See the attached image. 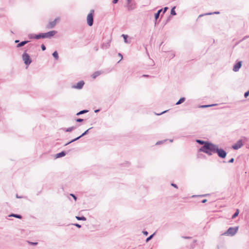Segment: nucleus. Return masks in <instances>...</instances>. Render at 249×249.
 Listing matches in <instances>:
<instances>
[{
    "mask_svg": "<svg viewBox=\"0 0 249 249\" xmlns=\"http://www.w3.org/2000/svg\"><path fill=\"white\" fill-rule=\"evenodd\" d=\"M216 146L217 145L208 142L205 145H203L198 149V151L205 153L209 156H212L213 153H215Z\"/></svg>",
    "mask_w": 249,
    "mask_h": 249,
    "instance_id": "f257e3e1",
    "label": "nucleus"
},
{
    "mask_svg": "<svg viewBox=\"0 0 249 249\" xmlns=\"http://www.w3.org/2000/svg\"><path fill=\"white\" fill-rule=\"evenodd\" d=\"M56 32L55 31H49L47 33H40L38 35H36L35 37L36 39H39L40 38H51L55 34Z\"/></svg>",
    "mask_w": 249,
    "mask_h": 249,
    "instance_id": "f03ea898",
    "label": "nucleus"
},
{
    "mask_svg": "<svg viewBox=\"0 0 249 249\" xmlns=\"http://www.w3.org/2000/svg\"><path fill=\"white\" fill-rule=\"evenodd\" d=\"M94 10H91L90 13L88 15L87 20L89 26H91L93 23Z\"/></svg>",
    "mask_w": 249,
    "mask_h": 249,
    "instance_id": "7ed1b4c3",
    "label": "nucleus"
},
{
    "mask_svg": "<svg viewBox=\"0 0 249 249\" xmlns=\"http://www.w3.org/2000/svg\"><path fill=\"white\" fill-rule=\"evenodd\" d=\"M217 153L219 157L224 159L226 157V152L222 149H219L218 145L216 146L215 153Z\"/></svg>",
    "mask_w": 249,
    "mask_h": 249,
    "instance_id": "20e7f679",
    "label": "nucleus"
},
{
    "mask_svg": "<svg viewBox=\"0 0 249 249\" xmlns=\"http://www.w3.org/2000/svg\"><path fill=\"white\" fill-rule=\"evenodd\" d=\"M238 229V227H230L228 229L227 231L224 234L233 236L237 232Z\"/></svg>",
    "mask_w": 249,
    "mask_h": 249,
    "instance_id": "39448f33",
    "label": "nucleus"
},
{
    "mask_svg": "<svg viewBox=\"0 0 249 249\" xmlns=\"http://www.w3.org/2000/svg\"><path fill=\"white\" fill-rule=\"evenodd\" d=\"M22 57L23 60L24 61V63L26 65H29L31 63L32 60L30 58V56L26 53H24L22 54Z\"/></svg>",
    "mask_w": 249,
    "mask_h": 249,
    "instance_id": "423d86ee",
    "label": "nucleus"
},
{
    "mask_svg": "<svg viewBox=\"0 0 249 249\" xmlns=\"http://www.w3.org/2000/svg\"><path fill=\"white\" fill-rule=\"evenodd\" d=\"M243 144L241 140H238L234 145L232 146V148L234 150H237L240 148Z\"/></svg>",
    "mask_w": 249,
    "mask_h": 249,
    "instance_id": "0eeeda50",
    "label": "nucleus"
},
{
    "mask_svg": "<svg viewBox=\"0 0 249 249\" xmlns=\"http://www.w3.org/2000/svg\"><path fill=\"white\" fill-rule=\"evenodd\" d=\"M91 128H91H89V129H87L86 131H85L83 133H82L80 136H79L77 137V138H75V139H74L72 140H71V141L70 142H68V143H67L65 144V145H68V144H70V143H71V142H75V141H77V140H79L80 138H81L82 137H83V136H85V135H86V134L88 133V132L89 130V129H90Z\"/></svg>",
    "mask_w": 249,
    "mask_h": 249,
    "instance_id": "6e6552de",
    "label": "nucleus"
},
{
    "mask_svg": "<svg viewBox=\"0 0 249 249\" xmlns=\"http://www.w3.org/2000/svg\"><path fill=\"white\" fill-rule=\"evenodd\" d=\"M84 84H85V83L83 81H80L78 82L76 84V85H73L72 86V88L73 89H81L83 88Z\"/></svg>",
    "mask_w": 249,
    "mask_h": 249,
    "instance_id": "1a4fd4ad",
    "label": "nucleus"
},
{
    "mask_svg": "<svg viewBox=\"0 0 249 249\" xmlns=\"http://www.w3.org/2000/svg\"><path fill=\"white\" fill-rule=\"evenodd\" d=\"M57 19L58 18H55L53 21L50 22L49 24L46 26V28H53L56 25Z\"/></svg>",
    "mask_w": 249,
    "mask_h": 249,
    "instance_id": "9d476101",
    "label": "nucleus"
},
{
    "mask_svg": "<svg viewBox=\"0 0 249 249\" xmlns=\"http://www.w3.org/2000/svg\"><path fill=\"white\" fill-rule=\"evenodd\" d=\"M242 62L239 61L235 65H234L233 68V71L235 72L238 71L239 69L241 67Z\"/></svg>",
    "mask_w": 249,
    "mask_h": 249,
    "instance_id": "9b49d317",
    "label": "nucleus"
},
{
    "mask_svg": "<svg viewBox=\"0 0 249 249\" xmlns=\"http://www.w3.org/2000/svg\"><path fill=\"white\" fill-rule=\"evenodd\" d=\"M66 152L65 151H62L60 153H57L55 157L56 158L62 157L66 155Z\"/></svg>",
    "mask_w": 249,
    "mask_h": 249,
    "instance_id": "f8f14e48",
    "label": "nucleus"
},
{
    "mask_svg": "<svg viewBox=\"0 0 249 249\" xmlns=\"http://www.w3.org/2000/svg\"><path fill=\"white\" fill-rule=\"evenodd\" d=\"M196 142L200 144L205 145L208 142V141H204L201 140H196Z\"/></svg>",
    "mask_w": 249,
    "mask_h": 249,
    "instance_id": "ddd939ff",
    "label": "nucleus"
},
{
    "mask_svg": "<svg viewBox=\"0 0 249 249\" xmlns=\"http://www.w3.org/2000/svg\"><path fill=\"white\" fill-rule=\"evenodd\" d=\"M28 42H29V41H21V42H20L19 43H18L17 45V47L19 48V47H21L22 46H23L26 44H27Z\"/></svg>",
    "mask_w": 249,
    "mask_h": 249,
    "instance_id": "4468645a",
    "label": "nucleus"
},
{
    "mask_svg": "<svg viewBox=\"0 0 249 249\" xmlns=\"http://www.w3.org/2000/svg\"><path fill=\"white\" fill-rule=\"evenodd\" d=\"M110 46V42H108L106 43H103L102 45V48L103 49H107Z\"/></svg>",
    "mask_w": 249,
    "mask_h": 249,
    "instance_id": "2eb2a0df",
    "label": "nucleus"
},
{
    "mask_svg": "<svg viewBox=\"0 0 249 249\" xmlns=\"http://www.w3.org/2000/svg\"><path fill=\"white\" fill-rule=\"evenodd\" d=\"M101 74V72L100 71H95L94 73H93V74L92 75V77L93 78V79H95L96 78L97 76H98L99 75H100V74Z\"/></svg>",
    "mask_w": 249,
    "mask_h": 249,
    "instance_id": "dca6fc26",
    "label": "nucleus"
},
{
    "mask_svg": "<svg viewBox=\"0 0 249 249\" xmlns=\"http://www.w3.org/2000/svg\"><path fill=\"white\" fill-rule=\"evenodd\" d=\"M162 11V9H160L158 11V12L155 14V18L156 20L158 19L159 18L160 13Z\"/></svg>",
    "mask_w": 249,
    "mask_h": 249,
    "instance_id": "f3484780",
    "label": "nucleus"
},
{
    "mask_svg": "<svg viewBox=\"0 0 249 249\" xmlns=\"http://www.w3.org/2000/svg\"><path fill=\"white\" fill-rule=\"evenodd\" d=\"M185 100V98L184 97H182L180 98V99L176 103V105H178L181 104L183 102H184Z\"/></svg>",
    "mask_w": 249,
    "mask_h": 249,
    "instance_id": "a211bd4d",
    "label": "nucleus"
},
{
    "mask_svg": "<svg viewBox=\"0 0 249 249\" xmlns=\"http://www.w3.org/2000/svg\"><path fill=\"white\" fill-rule=\"evenodd\" d=\"M9 216L14 217L17 218L21 219L22 216L21 215L17 214H11L9 215Z\"/></svg>",
    "mask_w": 249,
    "mask_h": 249,
    "instance_id": "6ab92c4d",
    "label": "nucleus"
},
{
    "mask_svg": "<svg viewBox=\"0 0 249 249\" xmlns=\"http://www.w3.org/2000/svg\"><path fill=\"white\" fill-rule=\"evenodd\" d=\"M75 218L78 220H83V221H86V218L85 217V216H76L75 217Z\"/></svg>",
    "mask_w": 249,
    "mask_h": 249,
    "instance_id": "aec40b11",
    "label": "nucleus"
},
{
    "mask_svg": "<svg viewBox=\"0 0 249 249\" xmlns=\"http://www.w3.org/2000/svg\"><path fill=\"white\" fill-rule=\"evenodd\" d=\"M76 128V126H73L67 128V129H66L65 131L66 132H71V131H72L73 129H75Z\"/></svg>",
    "mask_w": 249,
    "mask_h": 249,
    "instance_id": "412c9836",
    "label": "nucleus"
},
{
    "mask_svg": "<svg viewBox=\"0 0 249 249\" xmlns=\"http://www.w3.org/2000/svg\"><path fill=\"white\" fill-rule=\"evenodd\" d=\"M53 56L54 57V58L56 60H58V53H57V52L56 51H54L53 53Z\"/></svg>",
    "mask_w": 249,
    "mask_h": 249,
    "instance_id": "4be33fe9",
    "label": "nucleus"
},
{
    "mask_svg": "<svg viewBox=\"0 0 249 249\" xmlns=\"http://www.w3.org/2000/svg\"><path fill=\"white\" fill-rule=\"evenodd\" d=\"M239 210L237 209L235 213L232 215V218L234 219L236 216H237L239 214Z\"/></svg>",
    "mask_w": 249,
    "mask_h": 249,
    "instance_id": "5701e85b",
    "label": "nucleus"
},
{
    "mask_svg": "<svg viewBox=\"0 0 249 249\" xmlns=\"http://www.w3.org/2000/svg\"><path fill=\"white\" fill-rule=\"evenodd\" d=\"M88 112V110H81L79 112H78L77 114H76V115H80L81 114H84V113H87Z\"/></svg>",
    "mask_w": 249,
    "mask_h": 249,
    "instance_id": "b1692460",
    "label": "nucleus"
},
{
    "mask_svg": "<svg viewBox=\"0 0 249 249\" xmlns=\"http://www.w3.org/2000/svg\"><path fill=\"white\" fill-rule=\"evenodd\" d=\"M215 105H216V104L209 105H203V106H200V107L202 108H205V107H207L214 106Z\"/></svg>",
    "mask_w": 249,
    "mask_h": 249,
    "instance_id": "393cba45",
    "label": "nucleus"
},
{
    "mask_svg": "<svg viewBox=\"0 0 249 249\" xmlns=\"http://www.w3.org/2000/svg\"><path fill=\"white\" fill-rule=\"evenodd\" d=\"M154 234H155V233H154L153 234H152V235H151L150 236L148 237L146 239V242H148L149 241H150L153 238Z\"/></svg>",
    "mask_w": 249,
    "mask_h": 249,
    "instance_id": "a878e982",
    "label": "nucleus"
},
{
    "mask_svg": "<svg viewBox=\"0 0 249 249\" xmlns=\"http://www.w3.org/2000/svg\"><path fill=\"white\" fill-rule=\"evenodd\" d=\"M175 7H173V8L171 9V14L172 15H174H174H176V12H175Z\"/></svg>",
    "mask_w": 249,
    "mask_h": 249,
    "instance_id": "bb28decb",
    "label": "nucleus"
},
{
    "mask_svg": "<svg viewBox=\"0 0 249 249\" xmlns=\"http://www.w3.org/2000/svg\"><path fill=\"white\" fill-rule=\"evenodd\" d=\"M129 4L130 3H129V4L128 3V5L127 6V9H128V10L129 11L132 10H133L134 9V7H133L132 5H130Z\"/></svg>",
    "mask_w": 249,
    "mask_h": 249,
    "instance_id": "cd10ccee",
    "label": "nucleus"
},
{
    "mask_svg": "<svg viewBox=\"0 0 249 249\" xmlns=\"http://www.w3.org/2000/svg\"><path fill=\"white\" fill-rule=\"evenodd\" d=\"M122 36H123L124 38V41L125 42L127 43V36L126 35H122Z\"/></svg>",
    "mask_w": 249,
    "mask_h": 249,
    "instance_id": "c85d7f7f",
    "label": "nucleus"
},
{
    "mask_svg": "<svg viewBox=\"0 0 249 249\" xmlns=\"http://www.w3.org/2000/svg\"><path fill=\"white\" fill-rule=\"evenodd\" d=\"M36 35H34V34H30L29 35V37L30 38H34V39H36V38L35 37V36H36Z\"/></svg>",
    "mask_w": 249,
    "mask_h": 249,
    "instance_id": "c756f323",
    "label": "nucleus"
},
{
    "mask_svg": "<svg viewBox=\"0 0 249 249\" xmlns=\"http://www.w3.org/2000/svg\"><path fill=\"white\" fill-rule=\"evenodd\" d=\"M213 14H219V12H213ZM212 14H213L212 13H210L205 14L204 15H212Z\"/></svg>",
    "mask_w": 249,
    "mask_h": 249,
    "instance_id": "7c9ffc66",
    "label": "nucleus"
},
{
    "mask_svg": "<svg viewBox=\"0 0 249 249\" xmlns=\"http://www.w3.org/2000/svg\"><path fill=\"white\" fill-rule=\"evenodd\" d=\"M249 95V90L246 92L244 94V97L247 98Z\"/></svg>",
    "mask_w": 249,
    "mask_h": 249,
    "instance_id": "2f4dec72",
    "label": "nucleus"
},
{
    "mask_svg": "<svg viewBox=\"0 0 249 249\" xmlns=\"http://www.w3.org/2000/svg\"><path fill=\"white\" fill-rule=\"evenodd\" d=\"M168 9V8L167 7H164V9H162V14H164Z\"/></svg>",
    "mask_w": 249,
    "mask_h": 249,
    "instance_id": "473e14b6",
    "label": "nucleus"
},
{
    "mask_svg": "<svg viewBox=\"0 0 249 249\" xmlns=\"http://www.w3.org/2000/svg\"><path fill=\"white\" fill-rule=\"evenodd\" d=\"M41 48L42 51H45L46 50V47L44 44L41 45Z\"/></svg>",
    "mask_w": 249,
    "mask_h": 249,
    "instance_id": "72a5a7b5",
    "label": "nucleus"
},
{
    "mask_svg": "<svg viewBox=\"0 0 249 249\" xmlns=\"http://www.w3.org/2000/svg\"><path fill=\"white\" fill-rule=\"evenodd\" d=\"M83 120H83V119H82L78 118V119H77L76 120V121L77 122H79V123H80V122H83Z\"/></svg>",
    "mask_w": 249,
    "mask_h": 249,
    "instance_id": "f704fd0d",
    "label": "nucleus"
},
{
    "mask_svg": "<svg viewBox=\"0 0 249 249\" xmlns=\"http://www.w3.org/2000/svg\"><path fill=\"white\" fill-rule=\"evenodd\" d=\"M70 195L73 197V198H74V199L75 200H76L77 197H76V196L74 195H73V194H71Z\"/></svg>",
    "mask_w": 249,
    "mask_h": 249,
    "instance_id": "c9c22d12",
    "label": "nucleus"
},
{
    "mask_svg": "<svg viewBox=\"0 0 249 249\" xmlns=\"http://www.w3.org/2000/svg\"><path fill=\"white\" fill-rule=\"evenodd\" d=\"M73 225H74L75 226H76V227H78V228H81V226L80 225H79V224H77V223H76V224H73Z\"/></svg>",
    "mask_w": 249,
    "mask_h": 249,
    "instance_id": "e433bc0d",
    "label": "nucleus"
},
{
    "mask_svg": "<svg viewBox=\"0 0 249 249\" xmlns=\"http://www.w3.org/2000/svg\"><path fill=\"white\" fill-rule=\"evenodd\" d=\"M233 161H234V159L233 158H231V159H230L229 160V163H232V162H233Z\"/></svg>",
    "mask_w": 249,
    "mask_h": 249,
    "instance_id": "4c0bfd02",
    "label": "nucleus"
},
{
    "mask_svg": "<svg viewBox=\"0 0 249 249\" xmlns=\"http://www.w3.org/2000/svg\"><path fill=\"white\" fill-rule=\"evenodd\" d=\"M29 243L31 245H36L37 244V243H36V242H29Z\"/></svg>",
    "mask_w": 249,
    "mask_h": 249,
    "instance_id": "58836bf2",
    "label": "nucleus"
},
{
    "mask_svg": "<svg viewBox=\"0 0 249 249\" xmlns=\"http://www.w3.org/2000/svg\"><path fill=\"white\" fill-rule=\"evenodd\" d=\"M171 185L173 187H174L175 188H178V186L176 184H174V183H172L171 184Z\"/></svg>",
    "mask_w": 249,
    "mask_h": 249,
    "instance_id": "ea45409f",
    "label": "nucleus"
},
{
    "mask_svg": "<svg viewBox=\"0 0 249 249\" xmlns=\"http://www.w3.org/2000/svg\"><path fill=\"white\" fill-rule=\"evenodd\" d=\"M142 232L145 235H147L148 234V232L147 231H143Z\"/></svg>",
    "mask_w": 249,
    "mask_h": 249,
    "instance_id": "a19ab883",
    "label": "nucleus"
},
{
    "mask_svg": "<svg viewBox=\"0 0 249 249\" xmlns=\"http://www.w3.org/2000/svg\"><path fill=\"white\" fill-rule=\"evenodd\" d=\"M118 55L121 57V60H122L123 59V55H122V54L121 53H118Z\"/></svg>",
    "mask_w": 249,
    "mask_h": 249,
    "instance_id": "79ce46f5",
    "label": "nucleus"
},
{
    "mask_svg": "<svg viewBox=\"0 0 249 249\" xmlns=\"http://www.w3.org/2000/svg\"><path fill=\"white\" fill-rule=\"evenodd\" d=\"M118 0H113L112 1L113 3L115 4L118 2Z\"/></svg>",
    "mask_w": 249,
    "mask_h": 249,
    "instance_id": "37998d69",
    "label": "nucleus"
},
{
    "mask_svg": "<svg viewBox=\"0 0 249 249\" xmlns=\"http://www.w3.org/2000/svg\"><path fill=\"white\" fill-rule=\"evenodd\" d=\"M162 142H163L162 141H159V142H157L156 144H159L162 143Z\"/></svg>",
    "mask_w": 249,
    "mask_h": 249,
    "instance_id": "c03bdc74",
    "label": "nucleus"
},
{
    "mask_svg": "<svg viewBox=\"0 0 249 249\" xmlns=\"http://www.w3.org/2000/svg\"><path fill=\"white\" fill-rule=\"evenodd\" d=\"M207 201V199H205L202 200L201 201V202H202V203H205Z\"/></svg>",
    "mask_w": 249,
    "mask_h": 249,
    "instance_id": "a18cd8bd",
    "label": "nucleus"
},
{
    "mask_svg": "<svg viewBox=\"0 0 249 249\" xmlns=\"http://www.w3.org/2000/svg\"><path fill=\"white\" fill-rule=\"evenodd\" d=\"M182 237L185 239H189L191 238L190 237H188V236H183Z\"/></svg>",
    "mask_w": 249,
    "mask_h": 249,
    "instance_id": "49530a36",
    "label": "nucleus"
},
{
    "mask_svg": "<svg viewBox=\"0 0 249 249\" xmlns=\"http://www.w3.org/2000/svg\"><path fill=\"white\" fill-rule=\"evenodd\" d=\"M99 109H96V110H95L94 111V112H95V113H97V112H99Z\"/></svg>",
    "mask_w": 249,
    "mask_h": 249,
    "instance_id": "de8ad7c7",
    "label": "nucleus"
},
{
    "mask_svg": "<svg viewBox=\"0 0 249 249\" xmlns=\"http://www.w3.org/2000/svg\"><path fill=\"white\" fill-rule=\"evenodd\" d=\"M166 112V111H163L162 112H161V113H160V114H158V115H160V114H163V113H164V112Z\"/></svg>",
    "mask_w": 249,
    "mask_h": 249,
    "instance_id": "09e8293b",
    "label": "nucleus"
},
{
    "mask_svg": "<svg viewBox=\"0 0 249 249\" xmlns=\"http://www.w3.org/2000/svg\"><path fill=\"white\" fill-rule=\"evenodd\" d=\"M127 3H130V2H131V0H127Z\"/></svg>",
    "mask_w": 249,
    "mask_h": 249,
    "instance_id": "8fccbe9b",
    "label": "nucleus"
},
{
    "mask_svg": "<svg viewBox=\"0 0 249 249\" xmlns=\"http://www.w3.org/2000/svg\"><path fill=\"white\" fill-rule=\"evenodd\" d=\"M143 77H148L149 76H148V75H145V74H144V75H143Z\"/></svg>",
    "mask_w": 249,
    "mask_h": 249,
    "instance_id": "3c124183",
    "label": "nucleus"
},
{
    "mask_svg": "<svg viewBox=\"0 0 249 249\" xmlns=\"http://www.w3.org/2000/svg\"><path fill=\"white\" fill-rule=\"evenodd\" d=\"M248 37V36H246L243 38V39H245L246 38H247Z\"/></svg>",
    "mask_w": 249,
    "mask_h": 249,
    "instance_id": "603ef678",
    "label": "nucleus"
},
{
    "mask_svg": "<svg viewBox=\"0 0 249 249\" xmlns=\"http://www.w3.org/2000/svg\"><path fill=\"white\" fill-rule=\"evenodd\" d=\"M16 197H17V198H21V197H20V196H18V195H17Z\"/></svg>",
    "mask_w": 249,
    "mask_h": 249,
    "instance_id": "864d4df0",
    "label": "nucleus"
},
{
    "mask_svg": "<svg viewBox=\"0 0 249 249\" xmlns=\"http://www.w3.org/2000/svg\"><path fill=\"white\" fill-rule=\"evenodd\" d=\"M18 42H19V40H15V43H18Z\"/></svg>",
    "mask_w": 249,
    "mask_h": 249,
    "instance_id": "5fc2aeb1",
    "label": "nucleus"
},
{
    "mask_svg": "<svg viewBox=\"0 0 249 249\" xmlns=\"http://www.w3.org/2000/svg\"><path fill=\"white\" fill-rule=\"evenodd\" d=\"M150 61H151V62H152L151 65H153V63H154V62H153V61H151V60H150Z\"/></svg>",
    "mask_w": 249,
    "mask_h": 249,
    "instance_id": "6e6d98bb",
    "label": "nucleus"
},
{
    "mask_svg": "<svg viewBox=\"0 0 249 249\" xmlns=\"http://www.w3.org/2000/svg\"><path fill=\"white\" fill-rule=\"evenodd\" d=\"M174 56H175V55H174V54H172V58L174 57Z\"/></svg>",
    "mask_w": 249,
    "mask_h": 249,
    "instance_id": "4d7b16f0",
    "label": "nucleus"
},
{
    "mask_svg": "<svg viewBox=\"0 0 249 249\" xmlns=\"http://www.w3.org/2000/svg\"><path fill=\"white\" fill-rule=\"evenodd\" d=\"M206 195H202L201 196H206Z\"/></svg>",
    "mask_w": 249,
    "mask_h": 249,
    "instance_id": "13d9d810",
    "label": "nucleus"
},
{
    "mask_svg": "<svg viewBox=\"0 0 249 249\" xmlns=\"http://www.w3.org/2000/svg\"><path fill=\"white\" fill-rule=\"evenodd\" d=\"M203 16V15H200L199 16V17H202V16Z\"/></svg>",
    "mask_w": 249,
    "mask_h": 249,
    "instance_id": "bf43d9fd",
    "label": "nucleus"
},
{
    "mask_svg": "<svg viewBox=\"0 0 249 249\" xmlns=\"http://www.w3.org/2000/svg\"><path fill=\"white\" fill-rule=\"evenodd\" d=\"M170 142H173V140H170Z\"/></svg>",
    "mask_w": 249,
    "mask_h": 249,
    "instance_id": "052dcab7",
    "label": "nucleus"
}]
</instances>
